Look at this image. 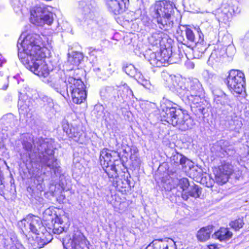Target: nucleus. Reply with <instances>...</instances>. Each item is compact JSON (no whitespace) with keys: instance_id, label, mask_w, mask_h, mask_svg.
Listing matches in <instances>:
<instances>
[{"instance_id":"nucleus-1","label":"nucleus","mask_w":249,"mask_h":249,"mask_svg":"<svg viewBox=\"0 0 249 249\" xmlns=\"http://www.w3.org/2000/svg\"><path fill=\"white\" fill-rule=\"evenodd\" d=\"M22 146L25 153L20 154L23 162L31 163L40 161L44 166L55 170L58 167L56 159L54 157L52 143L47 139L36 138L29 134L23 140Z\"/></svg>"},{"instance_id":"nucleus-2","label":"nucleus","mask_w":249,"mask_h":249,"mask_svg":"<svg viewBox=\"0 0 249 249\" xmlns=\"http://www.w3.org/2000/svg\"><path fill=\"white\" fill-rule=\"evenodd\" d=\"M17 47L18 56L21 62H27L28 59H33L38 55L42 57L45 53L49 52L42 37L36 34L26 35L22 33L18 40Z\"/></svg>"},{"instance_id":"nucleus-3","label":"nucleus","mask_w":249,"mask_h":249,"mask_svg":"<svg viewBox=\"0 0 249 249\" xmlns=\"http://www.w3.org/2000/svg\"><path fill=\"white\" fill-rule=\"evenodd\" d=\"M177 91L182 100L189 104L192 109L197 108L204 114L206 101L203 99V89L197 79H188L184 83H180Z\"/></svg>"},{"instance_id":"nucleus-4","label":"nucleus","mask_w":249,"mask_h":249,"mask_svg":"<svg viewBox=\"0 0 249 249\" xmlns=\"http://www.w3.org/2000/svg\"><path fill=\"white\" fill-rule=\"evenodd\" d=\"M176 106L172 102L163 99L161 104L162 120L182 131L191 128L194 124L193 119Z\"/></svg>"},{"instance_id":"nucleus-5","label":"nucleus","mask_w":249,"mask_h":249,"mask_svg":"<svg viewBox=\"0 0 249 249\" xmlns=\"http://www.w3.org/2000/svg\"><path fill=\"white\" fill-rule=\"evenodd\" d=\"M52 8L44 4L35 6L30 10V21L33 24L42 26L44 24L51 25L53 21Z\"/></svg>"},{"instance_id":"nucleus-6","label":"nucleus","mask_w":249,"mask_h":249,"mask_svg":"<svg viewBox=\"0 0 249 249\" xmlns=\"http://www.w3.org/2000/svg\"><path fill=\"white\" fill-rule=\"evenodd\" d=\"M41 57L39 55L34 57L33 59L29 58L27 62H21L27 68L39 77H47L53 68L50 63H47L46 60V54Z\"/></svg>"},{"instance_id":"nucleus-7","label":"nucleus","mask_w":249,"mask_h":249,"mask_svg":"<svg viewBox=\"0 0 249 249\" xmlns=\"http://www.w3.org/2000/svg\"><path fill=\"white\" fill-rule=\"evenodd\" d=\"M172 50L170 48L160 49L159 52H153L151 51H147L144 57L154 67H160L165 66L172 61Z\"/></svg>"},{"instance_id":"nucleus-8","label":"nucleus","mask_w":249,"mask_h":249,"mask_svg":"<svg viewBox=\"0 0 249 249\" xmlns=\"http://www.w3.org/2000/svg\"><path fill=\"white\" fill-rule=\"evenodd\" d=\"M97 15L95 8L90 3L84 1L80 2L78 12L76 15V18L79 21H84L87 23L88 26L91 24L95 26Z\"/></svg>"},{"instance_id":"nucleus-9","label":"nucleus","mask_w":249,"mask_h":249,"mask_svg":"<svg viewBox=\"0 0 249 249\" xmlns=\"http://www.w3.org/2000/svg\"><path fill=\"white\" fill-rule=\"evenodd\" d=\"M227 81L228 87L231 91L240 94L244 90L245 78L242 71L237 70L230 71Z\"/></svg>"},{"instance_id":"nucleus-10","label":"nucleus","mask_w":249,"mask_h":249,"mask_svg":"<svg viewBox=\"0 0 249 249\" xmlns=\"http://www.w3.org/2000/svg\"><path fill=\"white\" fill-rule=\"evenodd\" d=\"M62 243L65 249H89L87 241L79 231L66 236L63 239Z\"/></svg>"},{"instance_id":"nucleus-11","label":"nucleus","mask_w":249,"mask_h":249,"mask_svg":"<svg viewBox=\"0 0 249 249\" xmlns=\"http://www.w3.org/2000/svg\"><path fill=\"white\" fill-rule=\"evenodd\" d=\"M64 71L59 70L57 72L52 74L45 81L50 87L54 89L63 96L65 97L67 81Z\"/></svg>"},{"instance_id":"nucleus-12","label":"nucleus","mask_w":249,"mask_h":249,"mask_svg":"<svg viewBox=\"0 0 249 249\" xmlns=\"http://www.w3.org/2000/svg\"><path fill=\"white\" fill-rule=\"evenodd\" d=\"M100 162L104 170L110 178H116L118 173L115 164L112 161L111 152L107 148H104L100 152Z\"/></svg>"},{"instance_id":"nucleus-13","label":"nucleus","mask_w":249,"mask_h":249,"mask_svg":"<svg viewBox=\"0 0 249 249\" xmlns=\"http://www.w3.org/2000/svg\"><path fill=\"white\" fill-rule=\"evenodd\" d=\"M18 224L23 231H31L36 234H39L40 231L43 232L45 229L41 219L38 216L32 215L27 216Z\"/></svg>"},{"instance_id":"nucleus-14","label":"nucleus","mask_w":249,"mask_h":249,"mask_svg":"<svg viewBox=\"0 0 249 249\" xmlns=\"http://www.w3.org/2000/svg\"><path fill=\"white\" fill-rule=\"evenodd\" d=\"M237 12L238 11L237 7L228 3H224L215 11L214 15L219 22L226 23L231 19L232 16Z\"/></svg>"},{"instance_id":"nucleus-15","label":"nucleus","mask_w":249,"mask_h":249,"mask_svg":"<svg viewBox=\"0 0 249 249\" xmlns=\"http://www.w3.org/2000/svg\"><path fill=\"white\" fill-rule=\"evenodd\" d=\"M153 16L155 18L162 17L170 18L173 10L172 4L170 2L164 0L156 1L150 8Z\"/></svg>"},{"instance_id":"nucleus-16","label":"nucleus","mask_w":249,"mask_h":249,"mask_svg":"<svg viewBox=\"0 0 249 249\" xmlns=\"http://www.w3.org/2000/svg\"><path fill=\"white\" fill-rule=\"evenodd\" d=\"M234 171L233 166L229 161H224L214 172L215 180L219 184L226 183Z\"/></svg>"},{"instance_id":"nucleus-17","label":"nucleus","mask_w":249,"mask_h":249,"mask_svg":"<svg viewBox=\"0 0 249 249\" xmlns=\"http://www.w3.org/2000/svg\"><path fill=\"white\" fill-rule=\"evenodd\" d=\"M152 244L153 249H177L175 242L170 238L155 239Z\"/></svg>"},{"instance_id":"nucleus-18","label":"nucleus","mask_w":249,"mask_h":249,"mask_svg":"<svg viewBox=\"0 0 249 249\" xmlns=\"http://www.w3.org/2000/svg\"><path fill=\"white\" fill-rule=\"evenodd\" d=\"M33 101L27 96L20 97L18 102V106L20 113L28 115L32 109Z\"/></svg>"},{"instance_id":"nucleus-19","label":"nucleus","mask_w":249,"mask_h":249,"mask_svg":"<svg viewBox=\"0 0 249 249\" xmlns=\"http://www.w3.org/2000/svg\"><path fill=\"white\" fill-rule=\"evenodd\" d=\"M67 85L66 91L67 95H68L69 90L70 92L73 90H79L85 89V85L84 83L80 79H76L72 77H69L67 80Z\"/></svg>"},{"instance_id":"nucleus-20","label":"nucleus","mask_w":249,"mask_h":249,"mask_svg":"<svg viewBox=\"0 0 249 249\" xmlns=\"http://www.w3.org/2000/svg\"><path fill=\"white\" fill-rule=\"evenodd\" d=\"M190 183L188 178H183L178 181L176 188L178 193V195H181V197L184 200H188V195H187Z\"/></svg>"},{"instance_id":"nucleus-21","label":"nucleus","mask_w":249,"mask_h":249,"mask_svg":"<svg viewBox=\"0 0 249 249\" xmlns=\"http://www.w3.org/2000/svg\"><path fill=\"white\" fill-rule=\"evenodd\" d=\"M167 35L160 31H157L153 33L148 38L149 43L152 46H161L164 40L166 39Z\"/></svg>"},{"instance_id":"nucleus-22","label":"nucleus","mask_w":249,"mask_h":249,"mask_svg":"<svg viewBox=\"0 0 249 249\" xmlns=\"http://www.w3.org/2000/svg\"><path fill=\"white\" fill-rule=\"evenodd\" d=\"M195 31L197 34L196 37L195 33L190 29L187 28L185 30L186 36L188 40L195 43H201L203 40V35L199 28H195Z\"/></svg>"},{"instance_id":"nucleus-23","label":"nucleus","mask_w":249,"mask_h":249,"mask_svg":"<svg viewBox=\"0 0 249 249\" xmlns=\"http://www.w3.org/2000/svg\"><path fill=\"white\" fill-rule=\"evenodd\" d=\"M112 1H112L114 6L106 4L109 11L115 15L122 13L126 7V3L124 0H112Z\"/></svg>"},{"instance_id":"nucleus-24","label":"nucleus","mask_w":249,"mask_h":249,"mask_svg":"<svg viewBox=\"0 0 249 249\" xmlns=\"http://www.w3.org/2000/svg\"><path fill=\"white\" fill-rule=\"evenodd\" d=\"M214 95V101L217 104L222 105H230L231 101L228 96L223 91L215 90L213 92Z\"/></svg>"},{"instance_id":"nucleus-25","label":"nucleus","mask_w":249,"mask_h":249,"mask_svg":"<svg viewBox=\"0 0 249 249\" xmlns=\"http://www.w3.org/2000/svg\"><path fill=\"white\" fill-rule=\"evenodd\" d=\"M71 93L73 102L77 104L83 103L87 97L85 89L78 91L74 90Z\"/></svg>"},{"instance_id":"nucleus-26","label":"nucleus","mask_w":249,"mask_h":249,"mask_svg":"<svg viewBox=\"0 0 249 249\" xmlns=\"http://www.w3.org/2000/svg\"><path fill=\"white\" fill-rule=\"evenodd\" d=\"M212 231V226H209L202 228L198 231L197 233V238L200 241H205L209 239Z\"/></svg>"},{"instance_id":"nucleus-27","label":"nucleus","mask_w":249,"mask_h":249,"mask_svg":"<svg viewBox=\"0 0 249 249\" xmlns=\"http://www.w3.org/2000/svg\"><path fill=\"white\" fill-rule=\"evenodd\" d=\"M214 236L220 241L227 240L231 238L232 233L228 228H221L214 233Z\"/></svg>"},{"instance_id":"nucleus-28","label":"nucleus","mask_w":249,"mask_h":249,"mask_svg":"<svg viewBox=\"0 0 249 249\" xmlns=\"http://www.w3.org/2000/svg\"><path fill=\"white\" fill-rule=\"evenodd\" d=\"M201 194V191L199 187L194 184L193 186H190L188 188L187 195H188V199L189 196L193 197L194 198H198Z\"/></svg>"},{"instance_id":"nucleus-29","label":"nucleus","mask_w":249,"mask_h":249,"mask_svg":"<svg viewBox=\"0 0 249 249\" xmlns=\"http://www.w3.org/2000/svg\"><path fill=\"white\" fill-rule=\"evenodd\" d=\"M124 71L127 74L131 77H135L136 79L140 74V72H137L136 69L132 64L126 65L124 68Z\"/></svg>"},{"instance_id":"nucleus-30","label":"nucleus","mask_w":249,"mask_h":249,"mask_svg":"<svg viewBox=\"0 0 249 249\" xmlns=\"http://www.w3.org/2000/svg\"><path fill=\"white\" fill-rule=\"evenodd\" d=\"M25 2V0H12L11 4L15 11L18 13L22 11Z\"/></svg>"},{"instance_id":"nucleus-31","label":"nucleus","mask_w":249,"mask_h":249,"mask_svg":"<svg viewBox=\"0 0 249 249\" xmlns=\"http://www.w3.org/2000/svg\"><path fill=\"white\" fill-rule=\"evenodd\" d=\"M211 151L214 153L216 157L222 158L225 157L226 152L224 151L223 148L218 144H214L211 148Z\"/></svg>"},{"instance_id":"nucleus-32","label":"nucleus","mask_w":249,"mask_h":249,"mask_svg":"<svg viewBox=\"0 0 249 249\" xmlns=\"http://www.w3.org/2000/svg\"><path fill=\"white\" fill-rule=\"evenodd\" d=\"M244 224L243 218H238L231 221L230 223V227L235 231H238L241 229Z\"/></svg>"},{"instance_id":"nucleus-33","label":"nucleus","mask_w":249,"mask_h":249,"mask_svg":"<svg viewBox=\"0 0 249 249\" xmlns=\"http://www.w3.org/2000/svg\"><path fill=\"white\" fill-rule=\"evenodd\" d=\"M138 82L142 85L145 88L151 89L152 88V86L150 82V81L146 79H145L143 76L140 73V74L138 76V77L136 78Z\"/></svg>"},{"instance_id":"nucleus-34","label":"nucleus","mask_w":249,"mask_h":249,"mask_svg":"<svg viewBox=\"0 0 249 249\" xmlns=\"http://www.w3.org/2000/svg\"><path fill=\"white\" fill-rule=\"evenodd\" d=\"M156 18H157V21L159 25V27L161 29L164 28L165 25L167 24L170 18H167L162 17H159Z\"/></svg>"},{"instance_id":"nucleus-35","label":"nucleus","mask_w":249,"mask_h":249,"mask_svg":"<svg viewBox=\"0 0 249 249\" xmlns=\"http://www.w3.org/2000/svg\"><path fill=\"white\" fill-rule=\"evenodd\" d=\"M62 124L63 130L64 132H66L67 135H68V134H71V127H72V126L70 125L67 120H63Z\"/></svg>"},{"instance_id":"nucleus-36","label":"nucleus","mask_w":249,"mask_h":249,"mask_svg":"<svg viewBox=\"0 0 249 249\" xmlns=\"http://www.w3.org/2000/svg\"><path fill=\"white\" fill-rule=\"evenodd\" d=\"M71 134H68V136L70 138H76L79 136V132H78V129L77 127H71Z\"/></svg>"},{"instance_id":"nucleus-37","label":"nucleus","mask_w":249,"mask_h":249,"mask_svg":"<svg viewBox=\"0 0 249 249\" xmlns=\"http://www.w3.org/2000/svg\"><path fill=\"white\" fill-rule=\"evenodd\" d=\"M122 88L123 89V90L126 91V92H127V96L129 97L131 96H133V93L132 90L126 84L123 85Z\"/></svg>"},{"instance_id":"nucleus-38","label":"nucleus","mask_w":249,"mask_h":249,"mask_svg":"<svg viewBox=\"0 0 249 249\" xmlns=\"http://www.w3.org/2000/svg\"><path fill=\"white\" fill-rule=\"evenodd\" d=\"M63 231H64V228L61 226H60L58 228L54 227V228L53 230L54 233L57 234L62 233Z\"/></svg>"},{"instance_id":"nucleus-39","label":"nucleus","mask_w":249,"mask_h":249,"mask_svg":"<svg viewBox=\"0 0 249 249\" xmlns=\"http://www.w3.org/2000/svg\"><path fill=\"white\" fill-rule=\"evenodd\" d=\"M77 56H75V58H77V60H75V64H78L80 63V61L83 59V55L82 53H77L75 54Z\"/></svg>"},{"instance_id":"nucleus-40","label":"nucleus","mask_w":249,"mask_h":249,"mask_svg":"<svg viewBox=\"0 0 249 249\" xmlns=\"http://www.w3.org/2000/svg\"><path fill=\"white\" fill-rule=\"evenodd\" d=\"M43 100L44 101V102L46 101L47 102H48L50 106H52L53 105L52 99L50 98H48L47 96L44 97L43 98Z\"/></svg>"},{"instance_id":"nucleus-41","label":"nucleus","mask_w":249,"mask_h":249,"mask_svg":"<svg viewBox=\"0 0 249 249\" xmlns=\"http://www.w3.org/2000/svg\"><path fill=\"white\" fill-rule=\"evenodd\" d=\"M186 158L184 157H181L180 160H179V162L180 164L181 165H184L185 164L186 161Z\"/></svg>"},{"instance_id":"nucleus-42","label":"nucleus","mask_w":249,"mask_h":249,"mask_svg":"<svg viewBox=\"0 0 249 249\" xmlns=\"http://www.w3.org/2000/svg\"><path fill=\"white\" fill-rule=\"evenodd\" d=\"M55 223H57L58 224H62L63 223V221L60 217L56 216L55 218Z\"/></svg>"},{"instance_id":"nucleus-43","label":"nucleus","mask_w":249,"mask_h":249,"mask_svg":"<svg viewBox=\"0 0 249 249\" xmlns=\"http://www.w3.org/2000/svg\"><path fill=\"white\" fill-rule=\"evenodd\" d=\"M105 1L106 2V4H108L110 6H114L112 3V1L114 2V1H112V0H105ZM114 2L115 1H114Z\"/></svg>"},{"instance_id":"nucleus-44","label":"nucleus","mask_w":249,"mask_h":249,"mask_svg":"<svg viewBox=\"0 0 249 249\" xmlns=\"http://www.w3.org/2000/svg\"><path fill=\"white\" fill-rule=\"evenodd\" d=\"M4 63V60L1 55L0 54V68L2 67V64Z\"/></svg>"},{"instance_id":"nucleus-45","label":"nucleus","mask_w":249,"mask_h":249,"mask_svg":"<svg viewBox=\"0 0 249 249\" xmlns=\"http://www.w3.org/2000/svg\"><path fill=\"white\" fill-rule=\"evenodd\" d=\"M216 246L215 245H210L209 246V249H216Z\"/></svg>"},{"instance_id":"nucleus-46","label":"nucleus","mask_w":249,"mask_h":249,"mask_svg":"<svg viewBox=\"0 0 249 249\" xmlns=\"http://www.w3.org/2000/svg\"><path fill=\"white\" fill-rule=\"evenodd\" d=\"M8 116H9L10 119L13 120V119H14L13 116L12 115H11V114L7 116L4 117L3 119H5L6 118L8 117Z\"/></svg>"},{"instance_id":"nucleus-47","label":"nucleus","mask_w":249,"mask_h":249,"mask_svg":"<svg viewBox=\"0 0 249 249\" xmlns=\"http://www.w3.org/2000/svg\"><path fill=\"white\" fill-rule=\"evenodd\" d=\"M46 233L48 235V236L49 237V241H48L47 242V243H48L51 241V240L52 239V236L49 233L47 232Z\"/></svg>"},{"instance_id":"nucleus-48","label":"nucleus","mask_w":249,"mask_h":249,"mask_svg":"<svg viewBox=\"0 0 249 249\" xmlns=\"http://www.w3.org/2000/svg\"><path fill=\"white\" fill-rule=\"evenodd\" d=\"M213 53L211 54V56H210V58H213Z\"/></svg>"},{"instance_id":"nucleus-49","label":"nucleus","mask_w":249,"mask_h":249,"mask_svg":"<svg viewBox=\"0 0 249 249\" xmlns=\"http://www.w3.org/2000/svg\"><path fill=\"white\" fill-rule=\"evenodd\" d=\"M228 48H229V49H231V48H233V47H232V46H230V45H229V47H228Z\"/></svg>"},{"instance_id":"nucleus-50","label":"nucleus","mask_w":249,"mask_h":249,"mask_svg":"<svg viewBox=\"0 0 249 249\" xmlns=\"http://www.w3.org/2000/svg\"><path fill=\"white\" fill-rule=\"evenodd\" d=\"M1 74V72L0 71V75H2Z\"/></svg>"}]
</instances>
